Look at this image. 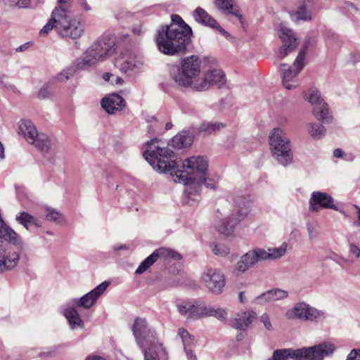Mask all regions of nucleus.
Here are the masks:
<instances>
[{
	"instance_id": "obj_46",
	"label": "nucleus",
	"mask_w": 360,
	"mask_h": 360,
	"mask_svg": "<svg viewBox=\"0 0 360 360\" xmlns=\"http://www.w3.org/2000/svg\"><path fill=\"white\" fill-rule=\"evenodd\" d=\"M347 360H360V350L353 349L351 351Z\"/></svg>"
},
{
	"instance_id": "obj_37",
	"label": "nucleus",
	"mask_w": 360,
	"mask_h": 360,
	"mask_svg": "<svg viewBox=\"0 0 360 360\" xmlns=\"http://www.w3.org/2000/svg\"><path fill=\"white\" fill-rule=\"evenodd\" d=\"M178 335L181 338L184 348L194 345V338L184 328H179Z\"/></svg>"
},
{
	"instance_id": "obj_5",
	"label": "nucleus",
	"mask_w": 360,
	"mask_h": 360,
	"mask_svg": "<svg viewBox=\"0 0 360 360\" xmlns=\"http://www.w3.org/2000/svg\"><path fill=\"white\" fill-rule=\"evenodd\" d=\"M200 63L195 56L186 57L181 60L180 66L171 68L170 76L178 86L194 89V84L199 79L197 77L200 72Z\"/></svg>"
},
{
	"instance_id": "obj_28",
	"label": "nucleus",
	"mask_w": 360,
	"mask_h": 360,
	"mask_svg": "<svg viewBox=\"0 0 360 360\" xmlns=\"http://www.w3.org/2000/svg\"><path fill=\"white\" fill-rule=\"evenodd\" d=\"M288 292L286 290L275 288L263 292L256 298V302L264 304L266 302L278 301L287 298Z\"/></svg>"
},
{
	"instance_id": "obj_1",
	"label": "nucleus",
	"mask_w": 360,
	"mask_h": 360,
	"mask_svg": "<svg viewBox=\"0 0 360 360\" xmlns=\"http://www.w3.org/2000/svg\"><path fill=\"white\" fill-rule=\"evenodd\" d=\"M160 140L153 139L146 142V149L143 153L145 159L153 167L163 173H169L173 181L187 182L188 169L197 165L199 169H205V161L202 158L191 157L184 161L174 159V153L170 149L160 146Z\"/></svg>"
},
{
	"instance_id": "obj_22",
	"label": "nucleus",
	"mask_w": 360,
	"mask_h": 360,
	"mask_svg": "<svg viewBox=\"0 0 360 360\" xmlns=\"http://www.w3.org/2000/svg\"><path fill=\"white\" fill-rule=\"evenodd\" d=\"M257 319V314L252 310L240 311L231 321L230 325L233 328L245 331L250 327Z\"/></svg>"
},
{
	"instance_id": "obj_8",
	"label": "nucleus",
	"mask_w": 360,
	"mask_h": 360,
	"mask_svg": "<svg viewBox=\"0 0 360 360\" xmlns=\"http://www.w3.org/2000/svg\"><path fill=\"white\" fill-rule=\"evenodd\" d=\"M314 42V39L310 37L304 42L303 47L300 50L298 55L294 62L295 70H292V68L287 64L281 65V74L283 86L287 89H291L297 86L296 77L304 66V60L306 51L311 43Z\"/></svg>"
},
{
	"instance_id": "obj_50",
	"label": "nucleus",
	"mask_w": 360,
	"mask_h": 360,
	"mask_svg": "<svg viewBox=\"0 0 360 360\" xmlns=\"http://www.w3.org/2000/svg\"><path fill=\"white\" fill-rule=\"evenodd\" d=\"M78 4L85 11H90L91 10V6L87 3L86 0H78Z\"/></svg>"
},
{
	"instance_id": "obj_4",
	"label": "nucleus",
	"mask_w": 360,
	"mask_h": 360,
	"mask_svg": "<svg viewBox=\"0 0 360 360\" xmlns=\"http://www.w3.org/2000/svg\"><path fill=\"white\" fill-rule=\"evenodd\" d=\"M335 351V346L330 342H322L312 347L301 349H281L275 350L267 360H323L330 356Z\"/></svg>"
},
{
	"instance_id": "obj_47",
	"label": "nucleus",
	"mask_w": 360,
	"mask_h": 360,
	"mask_svg": "<svg viewBox=\"0 0 360 360\" xmlns=\"http://www.w3.org/2000/svg\"><path fill=\"white\" fill-rule=\"evenodd\" d=\"M188 198H191L192 195H195V194H198V191L196 188L191 186L186 188L185 191Z\"/></svg>"
},
{
	"instance_id": "obj_27",
	"label": "nucleus",
	"mask_w": 360,
	"mask_h": 360,
	"mask_svg": "<svg viewBox=\"0 0 360 360\" xmlns=\"http://www.w3.org/2000/svg\"><path fill=\"white\" fill-rule=\"evenodd\" d=\"M257 250L249 251L243 255L236 266V271L238 273H245L250 268L252 267L257 262L261 261Z\"/></svg>"
},
{
	"instance_id": "obj_57",
	"label": "nucleus",
	"mask_w": 360,
	"mask_h": 360,
	"mask_svg": "<svg viewBox=\"0 0 360 360\" xmlns=\"http://www.w3.org/2000/svg\"><path fill=\"white\" fill-rule=\"evenodd\" d=\"M239 300L242 303H245L246 302V298H245V297L244 295V292H240L239 293Z\"/></svg>"
},
{
	"instance_id": "obj_54",
	"label": "nucleus",
	"mask_w": 360,
	"mask_h": 360,
	"mask_svg": "<svg viewBox=\"0 0 360 360\" xmlns=\"http://www.w3.org/2000/svg\"><path fill=\"white\" fill-rule=\"evenodd\" d=\"M342 155H343V151L340 148H337L333 151V155L335 158H341V157H342Z\"/></svg>"
},
{
	"instance_id": "obj_60",
	"label": "nucleus",
	"mask_w": 360,
	"mask_h": 360,
	"mask_svg": "<svg viewBox=\"0 0 360 360\" xmlns=\"http://www.w3.org/2000/svg\"><path fill=\"white\" fill-rule=\"evenodd\" d=\"M123 82L122 79L120 77H115V84H118Z\"/></svg>"
},
{
	"instance_id": "obj_11",
	"label": "nucleus",
	"mask_w": 360,
	"mask_h": 360,
	"mask_svg": "<svg viewBox=\"0 0 360 360\" xmlns=\"http://www.w3.org/2000/svg\"><path fill=\"white\" fill-rule=\"evenodd\" d=\"M58 18L56 32L60 37L77 39L83 35L84 30L79 20L66 13H62Z\"/></svg>"
},
{
	"instance_id": "obj_25",
	"label": "nucleus",
	"mask_w": 360,
	"mask_h": 360,
	"mask_svg": "<svg viewBox=\"0 0 360 360\" xmlns=\"http://www.w3.org/2000/svg\"><path fill=\"white\" fill-rule=\"evenodd\" d=\"M75 307V305L70 304V301H69L63 307V314L68 321L72 330H75L77 328L82 329L84 328V323L78 311L76 310Z\"/></svg>"
},
{
	"instance_id": "obj_12",
	"label": "nucleus",
	"mask_w": 360,
	"mask_h": 360,
	"mask_svg": "<svg viewBox=\"0 0 360 360\" xmlns=\"http://www.w3.org/2000/svg\"><path fill=\"white\" fill-rule=\"evenodd\" d=\"M288 318H295L302 321L318 322L326 318L325 312L318 310L305 302L296 303L292 309L286 313Z\"/></svg>"
},
{
	"instance_id": "obj_13",
	"label": "nucleus",
	"mask_w": 360,
	"mask_h": 360,
	"mask_svg": "<svg viewBox=\"0 0 360 360\" xmlns=\"http://www.w3.org/2000/svg\"><path fill=\"white\" fill-rule=\"evenodd\" d=\"M305 99L313 106L312 113L316 120L326 123L332 122V115L328 105L321 98V93L318 90H310L309 95L305 96Z\"/></svg>"
},
{
	"instance_id": "obj_29",
	"label": "nucleus",
	"mask_w": 360,
	"mask_h": 360,
	"mask_svg": "<svg viewBox=\"0 0 360 360\" xmlns=\"http://www.w3.org/2000/svg\"><path fill=\"white\" fill-rule=\"evenodd\" d=\"M215 5L219 10L226 14H231L238 18L240 22L243 24V15L238 6L234 3V0H215Z\"/></svg>"
},
{
	"instance_id": "obj_45",
	"label": "nucleus",
	"mask_w": 360,
	"mask_h": 360,
	"mask_svg": "<svg viewBox=\"0 0 360 360\" xmlns=\"http://www.w3.org/2000/svg\"><path fill=\"white\" fill-rule=\"evenodd\" d=\"M259 320L264 324V328L267 330H272L273 327H272V324H271V320H270V317H269V316L266 313L263 314L260 316Z\"/></svg>"
},
{
	"instance_id": "obj_55",
	"label": "nucleus",
	"mask_w": 360,
	"mask_h": 360,
	"mask_svg": "<svg viewBox=\"0 0 360 360\" xmlns=\"http://www.w3.org/2000/svg\"><path fill=\"white\" fill-rule=\"evenodd\" d=\"M353 207L356 210L357 217L359 219V221L357 222H356L355 224L358 226H360V207H359L356 205H354Z\"/></svg>"
},
{
	"instance_id": "obj_64",
	"label": "nucleus",
	"mask_w": 360,
	"mask_h": 360,
	"mask_svg": "<svg viewBox=\"0 0 360 360\" xmlns=\"http://www.w3.org/2000/svg\"><path fill=\"white\" fill-rule=\"evenodd\" d=\"M340 261H341V262H344V263H345L347 262V260L343 258H341Z\"/></svg>"
},
{
	"instance_id": "obj_15",
	"label": "nucleus",
	"mask_w": 360,
	"mask_h": 360,
	"mask_svg": "<svg viewBox=\"0 0 360 360\" xmlns=\"http://www.w3.org/2000/svg\"><path fill=\"white\" fill-rule=\"evenodd\" d=\"M158 258L164 259H173L179 260L181 259V256L176 251L166 248H160L155 250L150 256L146 258L139 266L136 270V274H141L145 272L150 266H152Z\"/></svg>"
},
{
	"instance_id": "obj_56",
	"label": "nucleus",
	"mask_w": 360,
	"mask_h": 360,
	"mask_svg": "<svg viewBox=\"0 0 360 360\" xmlns=\"http://www.w3.org/2000/svg\"><path fill=\"white\" fill-rule=\"evenodd\" d=\"M312 227L311 226H309L308 227V231H309V238L310 239H314L316 236V233H314L312 230Z\"/></svg>"
},
{
	"instance_id": "obj_7",
	"label": "nucleus",
	"mask_w": 360,
	"mask_h": 360,
	"mask_svg": "<svg viewBox=\"0 0 360 360\" xmlns=\"http://www.w3.org/2000/svg\"><path fill=\"white\" fill-rule=\"evenodd\" d=\"M269 145L273 156L281 165L286 166L292 162L290 141L281 128H274L269 135Z\"/></svg>"
},
{
	"instance_id": "obj_24",
	"label": "nucleus",
	"mask_w": 360,
	"mask_h": 360,
	"mask_svg": "<svg viewBox=\"0 0 360 360\" xmlns=\"http://www.w3.org/2000/svg\"><path fill=\"white\" fill-rule=\"evenodd\" d=\"M124 105V98L117 94H112L101 100L102 108L109 114L120 111Z\"/></svg>"
},
{
	"instance_id": "obj_9",
	"label": "nucleus",
	"mask_w": 360,
	"mask_h": 360,
	"mask_svg": "<svg viewBox=\"0 0 360 360\" xmlns=\"http://www.w3.org/2000/svg\"><path fill=\"white\" fill-rule=\"evenodd\" d=\"M18 133L22 134L27 141L34 145L43 153H48L51 148V141L48 136L38 133L34 124L29 120H22L18 126Z\"/></svg>"
},
{
	"instance_id": "obj_19",
	"label": "nucleus",
	"mask_w": 360,
	"mask_h": 360,
	"mask_svg": "<svg viewBox=\"0 0 360 360\" xmlns=\"http://www.w3.org/2000/svg\"><path fill=\"white\" fill-rule=\"evenodd\" d=\"M309 203V210L311 212H319L320 209L338 210V207L334 204L333 198L324 192H313Z\"/></svg>"
},
{
	"instance_id": "obj_48",
	"label": "nucleus",
	"mask_w": 360,
	"mask_h": 360,
	"mask_svg": "<svg viewBox=\"0 0 360 360\" xmlns=\"http://www.w3.org/2000/svg\"><path fill=\"white\" fill-rule=\"evenodd\" d=\"M186 356L188 360H197V356L190 347L184 348Z\"/></svg>"
},
{
	"instance_id": "obj_59",
	"label": "nucleus",
	"mask_w": 360,
	"mask_h": 360,
	"mask_svg": "<svg viewBox=\"0 0 360 360\" xmlns=\"http://www.w3.org/2000/svg\"><path fill=\"white\" fill-rule=\"evenodd\" d=\"M4 148L1 143L0 142V159H4Z\"/></svg>"
},
{
	"instance_id": "obj_10",
	"label": "nucleus",
	"mask_w": 360,
	"mask_h": 360,
	"mask_svg": "<svg viewBox=\"0 0 360 360\" xmlns=\"http://www.w3.org/2000/svg\"><path fill=\"white\" fill-rule=\"evenodd\" d=\"M250 207V201L249 199L242 197L236 202V207L232 211L231 214L220 222L217 227L218 231L224 235L231 234L239 222L248 215Z\"/></svg>"
},
{
	"instance_id": "obj_61",
	"label": "nucleus",
	"mask_w": 360,
	"mask_h": 360,
	"mask_svg": "<svg viewBox=\"0 0 360 360\" xmlns=\"http://www.w3.org/2000/svg\"><path fill=\"white\" fill-rule=\"evenodd\" d=\"M172 126H173V124L171 122H167L165 124V129L169 130V129H172Z\"/></svg>"
},
{
	"instance_id": "obj_36",
	"label": "nucleus",
	"mask_w": 360,
	"mask_h": 360,
	"mask_svg": "<svg viewBox=\"0 0 360 360\" xmlns=\"http://www.w3.org/2000/svg\"><path fill=\"white\" fill-rule=\"evenodd\" d=\"M227 316L228 313L225 309L214 308L208 305L207 316H214L221 321H225Z\"/></svg>"
},
{
	"instance_id": "obj_34",
	"label": "nucleus",
	"mask_w": 360,
	"mask_h": 360,
	"mask_svg": "<svg viewBox=\"0 0 360 360\" xmlns=\"http://www.w3.org/2000/svg\"><path fill=\"white\" fill-rule=\"evenodd\" d=\"M15 220L27 230L30 225L39 226L35 217L25 212H21L19 216H17Z\"/></svg>"
},
{
	"instance_id": "obj_2",
	"label": "nucleus",
	"mask_w": 360,
	"mask_h": 360,
	"mask_svg": "<svg viewBox=\"0 0 360 360\" xmlns=\"http://www.w3.org/2000/svg\"><path fill=\"white\" fill-rule=\"evenodd\" d=\"M191 28L178 15H172V22L157 30L156 43L159 50L167 55L186 50L191 41Z\"/></svg>"
},
{
	"instance_id": "obj_51",
	"label": "nucleus",
	"mask_w": 360,
	"mask_h": 360,
	"mask_svg": "<svg viewBox=\"0 0 360 360\" xmlns=\"http://www.w3.org/2000/svg\"><path fill=\"white\" fill-rule=\"evenodd\" d=\"M345 8L351 14H353L354 13L357 12V8L352 3H347Z\"/></svg>"
},
{
	"instance_id": "obj_63",
	"label": "nucleus",
	"mask_w": 360,
	"mask_h": 360,
	"mask_svg": "<svg viewBox=\"0 0 360 360\" xmlns=\"http://www.w3.org/2000/svg\"><path fill=\"white\" fill-rule=\"evenodd\" d=\"M124 248H125V247H124V246H120V247H115V248H114V249H115V250H121V249H124Z\"/></svg>"
},
{
	"instance_id": "obj_32",
	"label": "nucleus",
	"mask_w": 360,
	"mask_h": 360,
	"mask_svg": "<svg viewBox=\"0 0 360 360\" xmlns=\"http://www.w3.org/2000/svg\"><path fill=\"white\" fill-rule=\"evenodd\" d=\"M307 129L310 136L315 140L322 139L326 133L324 126L316 122H309L307 124Z\"/></svg>"
},
{
	"instance_id": "obj_16",
	"label": "nucleus",
	"mask_w": 360,
	"mask_h": 360,
	"mask_svg": "<svg viewBox=\"0 0 360 360\" xmlns=\"http://www.w3.org/2000/svg\"><path fill=\"white\" fill-rule=\"evenodd\" d=\"M195 158H202L205 161V169H199L197 167V165H193L191 167V169H188V177L189 179H188L187 182L180 181H174V182L181 183L184 185L188 186L190 184H193L195 181H196L197 184L201 185L205 184V186L208 188L214 189L215 188V184L212 180L209 179L207 181V171L208 167V163L207 160L201 156L195 157Z\"/></svg>"
},
{
	"instance_id": "obj_43",
	"label": "nucleus",
	"mask_w": 360,
	"mask_h": 360,
	"mask_svg": "<svg viewBox=\"0 0 360 360\" xmlns=\"http://www.w3.org/2000/svg\"><path fill=\"white\" fill-rule=\"evenodd\" d=\"M52 86L49 84H46L39 89L38 93V97L42 99L50 97L52 95Z\"/></svg>"
},
{
	"instance_id": "obj_18",
	"label": "nucleus",
	"mask_w": 360,
	"mask_h": 360,
	"mask_svg": "<svg viewBox=\"0 0 360 360\" xmlns=\"http://www.w3.org/2000/svg\"><path fill=\"white\" fill-rule=\"evenodd\" d=\"M109 283L104 281L89 292L83 295L79 299L75 298L70 301V304L84 309H90L97 301L98 297L105 291Z\"/></svg>"
},
{
	"instance_id": "obj_40",
	"label": "nucleus",
	"mask_w": 360,
	"mask_h": 360,
	"mask_svg": "<svg viewBox=\"0 0 360 360\" xmlns=\"http://www.w3.org/2000/svg\"><path fill=\"white\" fill-rule=\"evenodd\" d=\"M58 7L53 11H58L59 15H62V13L69 14L70 8L72 6L71 0H58Z\"/></svg>"
},
{
	"instance_id": "obj_44",
	"label": "nucleus",
	"mask_w": 360,
	"mask_h": 360,
	"mask_svg": "<svg viewBox=\"0 0 360 360\" xmlns=\"http://www.w3.org/2000/svg\"><path fill=\"white\" fill-rule=\"evenodd\" d=\"M46 219L49 221L60 222L61 220V214L53 209H47Z\"/></svg>"
},
{
	"instance_id": "obj_21",
	"label": "nucleus",
	"mask_w": 360,
	"mask_h": 360,
	"mask_svg": "<svg viewBox=\"0 0 360 360\" xmlns=\"http://www.w3.org/2000/svg\"><path fill=\"white\" fill-rule=\"evenodd\" d=\"M179 312L191 319H199L207 316L208 305L193 304L192 302H183L177 305Z\"/></svg>"
},
{
	"instance_id": "obj_30",
	"label": "nucleus",
	"mask_w": 360,
	"mask_h": 360,
	"mask_svg": "<svg viewBox=\"0 0 360 360\" xmlns=\"http://www.w3.org/2000/svg\"><path fill=\"white\" fill-rule=\"evenodd\" d=\"M287 249V243H283L281 246L278 248H274L272 249H269V251H266L263 249H257L259 253V257L262 260L266 259H277L281 258L282 256L285 255Z\"/></svg>"
},
{
	"instance_id": "obj_33",
	"label": "nucleus",
	"mask_w": 360,
	"mask_h": 360,
	"mask_svg": "<svg viewBox=\"0 0 360 360\" xmlns=\"http://www.w3.org/2000/svg\"><path fill=\"white\" fill-rule=\"evenodd\" d=\"M290 17L294 21L309 20L311 18V13L307 10L305 4L302 3L290 14Z\"/></svg>"
},
{
	"instance_id": "obj_17",
	"label": "nucleus",
	"mask_w": 360,
	"mask_h": 360,
	"mask_svg": "<svg viewBox=\"0 0 360 360\" xmlns=\"http://www.w3.org/2000/svg\"><path fill=\"white\" fill-rule=\"evenodd\" d=\"M202 280L207 289L212 293H221L225 285L224 274L217 269H209L202 276Z\"/></svg>"
},
{
	"instance_id": "obj_49",
	"label": "nucleus",
	"mask_w": 360,
	"mask_h": 360,
	"mask_svg": "<svg viewBox=\"0 0 360 360\" xmlns=\"http://www.w3.org/2000/svg\"><path fill=\"white\" fill-rule=\"evenodd\" d=\"M350 252L354 254L356 257L360 256V248L354 243H351L349 245Z\"/></svg>"
},
{
	"instance_id": "obj_58",
	"label": "nucleus",
	"mask_w": 360,
	"mask_h": 360,
	"mask_svg": "<svg viewBox=\"0 0 360 360\" xmlns=\"http://www.w3.org/2000/svg\"><path fill=\"white\" fill-rule=\"evenodd\" d=\"M28 46H29V44L26 43V44L20 46V47H18L16 50L20 51H23L25 49H27L28 48Z\"/></svg>"
},
{
	"instance_id": "obj_41",
	"label": "nucleus",
	"mask_w": 360,
	"mask_h": 360,
	"mask_svg": "<svg viewBox=\"0 0 360 360\" xmlns=\"http://www.w3.org/2000/svg\"><path fill=\"white\" fill-rule=\"evenodd\" d=\"M210 247L213 253L219 256H226L230 251L229 248L224 244H213Z\"/></svg>"
},
{
	"instance_id": "obj_62",
	"label": "nucleus",
	"mask_w": 360,
	"mask_h": 360,
	"mask_svg": "<svg viewBox=\"0 0 360 360\" xmlns=\"http://www.w3.org/2000/svg\"><path fill=\"white\" fill-rule=\"evenodd\" d=\"M134 32L135 34H141V30H140V29H136V28H135V29H134Z\"/></svg>"
},
{
	"instance_id": "obj_31",
	"label": "nucleus",
	"mask_w": 360,
	"mask_h": 360,
	"mask_svg": "<svg viewBox=\"0 0 360 360\" xmlns=\"http://www.w3.org/2000/svg\"><path fill=\"white\" fill-rule=\"evenodd\" d=\"M193 141V136L190 133L182 131L174 136L170 140L169 145L174 148L181 149L189 147Z\"/></svg>"
},
{
	"instance_id": "obj_6",
	"label": "nucleus",
	"mask_w": 360,
	"mask_h": 360,
	"mask_svg": "<svg viewBox=\"0 0 360 360\" xmlns=\"http://www.w3.org/2000/svg\"><path fill=\"white\" fill-rule=\"evenodd\" d=\"M115 41L109 37H103L95 41L84 53L77 69H83L96 65L105 60L114 51Z\"/></svg>"
},
{
	"instance_id": "obj_3",
	"label": "nucleus",
	"mask_w": 360,
	"mask_h": 360,
	"mask_svg": "<svg viewBox=\"0 0 360 360\" xmlns=\"http://www.w3.org/2000/svg\"><path fill=\"white\" fill-rule=\"evenodd\" d=\"M133 334L137 344L142 349L145 360H159V354L165 353L162 345L156 339L155 333L150 328L146 319L137 318L132 326Z\"/></svg>"
},
{
	"instance_id": "obj_35",
	"label": "nucleus",
	"mask_w": 360,
	"mask_h": 360,
	"mask_svg": "<svg viewBox=\"0 0 360 360\" xmlns=\"http://www.w3.org/2000/svg\"><path fill=\"white\" fill-rule=\"evenodd\" d=\"M60 15L58 14V11H53L51 14V18L49 20V22L43 27V28L40 31L41 34H47L52 29L55 28L56 30V27L58 25V17Z\"/></svg>"
},
{
	"instance_id": "obj_14",
	"label": "nucleus",
	"mask_w": 360,
	"mask_h": 360,
	"mask_svg": "<svg viewBox=\"0 0 360 360\" xmlns=\"http://www.w3.org/2000/svg\"><path fill=\"white\" fill-rule=\"evenodd\" d=\"M225 74L219 69L207 71L202 78L198 79L194 84V90L202 91L208 90L211 86L221 88L226 83Z\"/></svg>"
},
{
	"instance_id": "obj_42",
	"label": "nucleus",
	"mask_w": 360,
	"mask_h": 360,
	"mask_svg": "<svg viewBox=\"0 0 360 360\" xmlns=\"http://www.w3.org/2000/svg\"><path fill=\"white\" fill-rule=\"evenodd\" d=\"M31 0H8L9 6L19 8H26L30 5Z\"/></svg>"
},
{
	"instance_id": "obj_53",
	"label": "nucleus",
	"mask_w": 360,
	"mask_h": 360,
	"mask_svg": "<svg viewBox=\"0 0 360 360\" xmlns=\"http://www.w3.org/2000/svg\"><path fill=\"white\" fill-rule=\"evenodd\" d=\"M85 360H107L104 357L98 355H89Z\"/></svg>"
},
{
	"instance_id": "obj_20",
	"label": "nucleus",
	"mask_w": 360,
	"mask_h": 360,
	"mask_svg": "<svg viewBox=\"0 0 360 360\" xmlns=\"http://www.w3.org/2000/svg\"><path fill=\"white\" fill-rule=\"evenodd\" d=\"M279 37L283 41V46L280 49L279 56L285 58L288 54L295 49L299 41L295 32L290 28L281 25Z\"/></svg>"
},
{
	"instance_id": "obj_26",
	"label": "nucleus",
	"mask_w": 360,
	"mask_h": 360,
	"mask_svg": "<svg viewBox=\"0 0 360 360\" xmlns=\"http://www.w3.org/2000/svg\"><path fill=\"white\" fill-rule=\"evenodd\" d=\"M139 64L136 57L127 53H121L115 60V67L124 73L138 68Z\"/></svg>"
},
{
	"instance_id": "obj_39",
	"label": "nucleus",
	"mask_w": 360,
	"mask_h": 360,
	"mask_svg": "<svg viewBox=\"0 0 360 360\" xmlns=\"http://www.w3.org/2000/svg\"><path fill=\"white\" fill-rule=\"evenodd\" d=\"M76 72L75 67H69L61 71L56 77V79L59 82H65L73 76Z\"/></svg>"
},
{
	"instance_id": "obj_52",
	"label": "nucleus",
	"mask_w": 360,
	"mask_h": 360,
	"mask_svg": "<svg viewBox=\"0 0 360 360\" xmlns=\"http://www.w3.org/2000/svg\"><path fill=\"white\" fill-rule=\"evenodd\" d=\"M113 77H115V75H112V74H111V73H109V72L105 73V74L103 75V79H104L105 81L110 82H111L112 84H113V83H114V82H113V80H112V79H111V78H113Z\"/></svg>"
},
{
	"instance_id": "obj_23",
	"label": "nucleus",
	"mask_w": 360,
	"mask_h": 360,
	"mask_svg": "<svg viewBox=\"0 0 360 360\" xmlns=\"http://www.w3.org/2000/svg\"><path fill=\"white\" fill-rule=\"evenodd\" d=\"M195 21L204 25L217 30L223 35H228V32L223 29L208 13L200 7H198L193 13Z\"/></svg>"
},
{
	"instance_id": "obj_38",
	"label": "nucleus",
	"mask_w": 360,
	"mask_h": 360,
	"mask_svg": "<svg viewBox=\"0 0 360 360\" xmlns=\"http://www.w3.org/2000/svg\"><path fill=\"white\" fill-rule=\"evenodd\" d=\"M224 127L222 123H203L200 127V131L206 132L207 134H211L217 131H219L221 128Z\"/></svg>"
}]
</instances>
